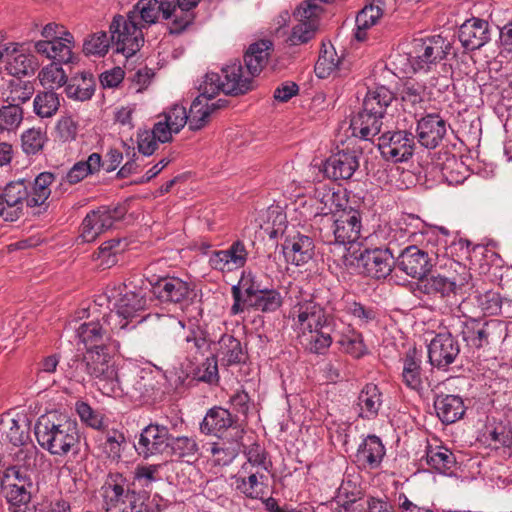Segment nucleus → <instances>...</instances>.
<instances>
[{"mask_svg":"<svg viewBox=\"0 0 512 512\" xmlns=\"http://www.w3.org/2000/svg\"><path fill=\"white\" fill-rule=\"evenodd\" d=\"M311 202V207L315 210L312 220L318 229L322 226L323 218L335 216L336 213H340L348 204V201L340 191H334L326 185L315 189Z\"/></svg>","mask_w":512,"mask_h":512,"instance_id":"nucleus-17","label":"nucleus"},{"mask_svg":"<svg viewBox=\"0 0 512 512\" xmlns=\"http://www.w3.org/2000/svg\"><path fill=\"white\" fill-rule=\"evenodd\" d=\"M248 251L245 244L234 241L227 249L214 251L209 257L210 266L221 272H232L245 266Z\"/></svg>","mask_w":512,"mask_h":512,"instance_id":"nucleus-22","label":"nucleus"},{"mask_svg":"<svg viewBox=\"0 0 512 512\" xmlns=\"http://www.w3.org/2000/svg\"><path fill=\"white\" fill-rule=\"evenodd\" d=\"M283 303V298L279 291L275 289H262L255 299L250 300L248 309L252 308L264 313L278 310Z\"/></svg>","mask_w":512,"mask_h":512,"instance_id":"nucleus-56","label":"nucleus"},{"mask_svg":"<svg viewBox=\"0 0 512 512\" xmlns=\"http://www.w3.org/2000/svg\"><path fill=\"white\" fill-rule=\"evenodd\" d=\"M125 244L120 239H110L101 244L98 251L94 253L97 266L101 269H108L118 262V256L124 251Z\"/></svg>","mask_w":512,"mask_h":512,"instance_id":"nucleus-50","label":"nucleus"},{"mask_svg":"<svg viewBox=\"0 0 512 512\" xmlns=\"http://www.w3.org/2000/svg\"><path fill=\"white\" fill-rule=\"evenodd\" d=\"M220 355L227 365L239 364L244 361L245 354L241 343L232 335H223L219 341Z\"/></svg>","mask_w":512,"mask_h":512,"instance_id":"nucleus-57","label":"nucleus"},{"mask_svg":"<svg viewBox=\"0 0 512 512\" xmlns=\"http://www.w3.org/2000/svg\"><path fill=\"white\" fill-rule=\"evenodd\" d=\"M34 433L40 447L52 456L66 457L79 452L80 434L77 423L55 412L40 416Z\"/></svg>","mask_w":512,"mask_h":512,"instance_id":"nucleus-1","label":"nucleus"},{"mask_svg":"<svg viewBox=\"0 0 512 512\" xmlns=\"http://www.w3.org/2000/svg\"><path fill=\"white\" fill-rule=\"evenodd\" d=\"M360 152L342 150L331 155L324 164V173L333 180H348L359 167Z\"/></svg>","mask_w":512,"mask_h":512,"instance_id":"nucleus-21","label":"nucleus"},{"mask_svg":"<svg viewBox=\"0 0 512 512\" xmlns=\"http://www.w3.org/2000/svg\"><path fill=\"white\" fill-rule=\"evenodd\" d=\"M33 93L34 86L32 82L16 77L6 83L2 96L8 104L21 105L28 101L32 97Z\"/></svg>","mask_w":512,"mask_h":512,"instance_id":"nucleus-46","label":"nucleus"},{"mask_svg":"<svg viewBox=\"0 0 512 512\" xmlns=\"http://www.w3.org/2000/svg\"><path fill=\"white\" fill-rule=\"evenodd\" d=\"M171 456L178 459H185L187 462L195 460L199 451V446L194 437L178 436L171 437L168 450Z\"/></svg>","mask_w":512,"mask_h":512,"instance_id":"nucleus-51","label":"nucleus"},{"mask_svg":"<svg viewBox=\"0 0 512 512\" xmlns=\"http://www.w3.org/2000/svg\"><path fill=\"white\" fill-rule=\"evenodd\" d=\"M5 58L7 71L14 76L29 75L35 71L37 62L33 55L28 54L22 45L9 43L0 50V60Z\"/></svg>","mask_w":512,"mask_h":512,"instance_id":"nucleus-25","label":"nucleus"},{"mask_svg":"<svg viewBox=\"0 0 512 512\" xmlns=\"http://www.w3.org/2000/svg\"><path fill=\"white\" fill-rule=\"evenodd\" d=\"M382 2L366 5L356 16L355 38L358 41L366 39L367 30L376 25L383 15Z\"/></svg>","mask_w":512,"mask_h":512,"instance_id":"nucleus-45","label":"nucleus"},{"mask_svg":"<svg viewBox=\"0 0 512 512\" xmlns=\"http://www.w3.org/2000/svg\"><path fill=\"white\" fill-rule=\"evenodd\" d=\"M282 249L286 261L295 266L306 264L314 255L312 238L300 233L287 237L282 244Z\"/></svg>","mask_w":512,"mask_h":512,"instance_id":"nucleus-30","label":"nucleus"},{"mask_svg":"<svg viewBox=\"0 0 512 512\" xmlns=\"http://www.w3.org/2000/svg\"><path fill=\"white\" fill-rule=\"evenodd\" d=\"M221 73L222 75L214 72L208 73L218 77L217 94L222 91L225 94L239 95L247 93L253 87V79L247 70H244L240 61L226 65L221 69Z\"/></svg>","mask_w":512,"mask_h":512,"instance_id":"nucleus-18","label":"nucleus"},{"mask_svg":"<svg viewBox=\"0 0 512 512\" xmlns=\"http://www.w3.org/2000/svg\"><path fill=\"white\" fill-rule=\"evenodd\" d=\"M153 295L161 302L184 303L193 294L192 285L178 277H165L159 279L152 286Z\"/></svg>","mask_w":512,"mask_h":512,"instance_id":"nucleus-23","label":"nucleus"},{"mask_svg":"<svg viewBox=\"0 0 512 512\" xmlns=\"http://www.w3.org/2000/svg\"><path fill=\"white\" fill-rule=\"evenodd\" d=\"M334 331L326 328L315 329L312 333L300 336L305 342L306 348L315 354H324L333 342Z\"/></svg>","mask_w":512,"mask_h":512,"instance_id":"nucleus-55","label":"nucleus"},{"mask_svg":"<svg viewBox=\"0 0 512 512\" xmlns=\"http://www.w3.org/2000/svg\"><path fill=\"white\" fill-rule=\"evenodd\" d=\"M458 38L466 50L480 49L490 40L489 23L475 17L468 19L460 26Z\"/></svg>","mask_w":512,"mask_h":512,"instance_id":"nucleus-28","label":"nucleus"},{"mask_svg":"<svg viewBox=\"0 0 512 512\" xmlns=\"http://www.w3.org/2000/svg\"><path fill=\"white\" fill-rule=\"evenodd\" d=\"M77 336L84 344L86 351L93 349H109L110 336L104 324L99 320L85 321L77 328Z\"/></svg>","mask_w":512,"mask_h":512,"instance_id":"nucleus-32","label":"nucleus"},{"mask_svg":"<svg viewBox=\"0 0 512 512\" xmlns=\"http://www.w3.org/2000/svg\"><path fill=\"white\" fill-rule=\"evenodd\" d=\"M426 463L435 471L446 474L451 472L456 465V458L453 452L446 447H428L426 451Z\"/></svg>","mask_w":512,"mask_h":512,"instance_id":"nucleus-47","label":"nucleus"},{"mask_svg":"<svg viewBox=\"0 0 512 512\" xmlns=\"http://www.w3.org/2000/svg\"><path fill=\"white\" fill-rule=\"evenodd\" d=\"M110 45H112L111 37H108L106 32H96L84 41L83 52L85 55L101 57L108 52Z\"/></svg>","mask_w":512,"mask_h":512,"instance_id":"nucleus-64","label":"nucleus"},{"mask_svg":"<svg viewBox=\"0 0 512 512\" xmlns=\"http://www.w3.org/2000/svg\"><path fill=\"white\" fill-rule=\"evenodd\" d=\"M402 378L410 389L419 391L422 388L421 355L415 349L409 350L403 359Z\"/></svg>","mask_w":512,"mask_h":512,"instance_id":"nucleus-44","label":"nucleus"},{"mask_svg":"<svg viewBox=\"0 0 512 512\" xmlns=\"http://www.w3.org/2000/svg\"><path fill=\"white\" fill-rule=\"evenodd\" d=\"M321 13L322 7L318 5L315 0L301 3L293 13L298 23L293 26L286 42L290 46H298L306 44L314 38L319 26Z\"/></svg>","mask_w":512,"mask_h":512,"instance_id":"nucleus-11","label":"nucleus"},{"mask_svg":"<svg viewBox=\"0 0 512 512\" xmlns=\"http://www.w3.org/2000/svg\"><path fill=\"white\" fill-rule=\"evenodd\" d=\"M126 214L122 205L101 206L89 212L82 221L80 237L84 242H93L98 236L111 229Z\"/></svg>","mask_w":512,"mask_h":512,"instance_id":"nucleus-12","label":"nucleus"},{"mask_svg":"<svg viewBox=\"0 0 512 512\" xmlns=\"http://www.w3.org/2000/svg\"><path fill=\"white\" fill-rule=\"evenodd\" d=\"M45 455L39 451V449L33 445H27L21 447L14 456L15 464L10 468H16L18 471L26 473L33 472L36 470L39 464L43 463Z\"/></svg>","mask_w":512,"mask_h":512,"instance_id":"nucleus-48","label":"nucleus"},{"mask_svg":"<svg viewBox=\"0 0 512 512\" xmlns=\"http://www.w3.org/2000/svg\"><path fill=\"white\" fill-rule=\"evenodd\" d=\"M451 268L453 273L449 276L437 274L421 279L418 290L443 301L449 307L457 305V294L469 284L472 276L467 267L459 262H453Z\"/></svg>","mask_w":512,"mask_h":512,"instance_id":"nucleus-4","label":"nucleus"},{"mask_svg":"<svg viewBox=\"0 0 512 512\" xmlns=\"http://www.w3.org/2000/svg\"><path fill=\"white\" fill-rule=\"evenodd\" d=\"M393 100L392 92L384 86L367 92L363 102V109L383 118L386 108Z\"/></svg>","mask_w":512,"mask_h":512,"instance_id":"nucleus-49","label":"nucleus"},{"mask_svg":"<svg viewBox=\"0 0 512 512\" xmlns=\"http://www.w3.org/2000/svg\"><path fill=\"white\" fill-rule=\"evenodd\" d=\"M1 489L11 505L29 504L33 482L29 473L7 468L1 477Z\"/></svg>","mask_w":512,"mask_h":512,"instance_id":"nucleus-15","label":"nucleus"},{"mask_svg":"<svg viewBox=\"0 0 512 512\" xmlns=\"http://www.w3.org/2000/svg\"><path fill=\"white\" fill-rule=\"evenodd\" d=\"M477 307L485 315H498L502 309L503 299L497 291L488 290L475 295Z\"/></svg>","mask_w":512,"mask_h":512,"instance_id":"nucleus-63","label":"nucleus"},{"mask_svg":"<svg viewBox=\"0 0 512 512\" xmlns=\"http://www.w3.org/2000/svg\"><path fill=\"white\" fill-rule=\"evenodd\" d=\"M134 21L143 28L155 24L159 17L173 21L171 0H145L138 2L133 10L128 12Z\"/></svg>","mask_w":512,"mask_h":512,"instance_id":"nucleus-24","label":"nucleus"},{"mask_svg":"<svg viewBox=\"0 0 512 512\" xmlns=\"http://www.w3.org/2000/svg\"><path fill=\"white\" fill-rule=\"evenodd\" d=\"M447 328L460 335L468 346L484 348L502 343L508 336V325L499 319L482 320L451 316L447 319Z\"/></svg>","mask_w":512,"mask_h":512,"instance_id":"nucleus-2","label":"nucleus"},{"mask_svg":"<svg viewBox=\"0 0 512 512\" xmlns=\"http://www.w3.org/2000/svg\"><path fill=\"white\" fill-rule=\"evenodd\" d=\"M383 404V395L379 387L373 383L366 384L357 397L355 409L360 418L373 420Z\"/></svg>","mask_w":512,"mask_h":512,"instance_id":"nucleus-33","label":"nucleus"},{"mask_svg":"<svg viewBox=\"0 0 512 512\" xmlns=\"http://www.w3.org/2000/svg\"><path fill=\"white\" fill-rule=\"evenodd\" d=\"M234 423L235 420L229 410L216 406L207 411L200 423V431L205 435L221 437Z\"/></svg>","mask_w":512,"mask_h":512,"instance_id":"nucleus-36","label":"nucleus"},{"mask_svg":"<svg viewBox=\"0 0 512 512\" xmlns=\"http://www.w3.org/2000/svg\"><path fill=\"white\" fill-rule=\"evenodd\" d=\"M55 180L51 172H42L36 176L28 187L27 207L35 208L44 205L51 194L50 186Z\"/></svg>","mask_w":512,"mask_h":512,"instance_id":"nucleus-41","label":"nucleus"},{"mask_svg":"<svg viewBox=\"0 0 512 512\" xmlns=\"http://www.w3.org/2000/svg\"><path fill=\"white\" fill-rule=\"evenodd\" d=\"M109 349L86 351L83 358L72 360L74 367L72 377H81L87 373L96 380L99 389L107 395L123 392L117 369L109 355Z\"/></svg>","mask_w":512,"mask_h":512,"instance_id":"nucleus-3","label":"nucleus"},{"mask_svg":"<svg viewBox=\"0 0 512 512\" xmlns=\"http://www.w3.org/2000/svg\"><path fill=\"white\" fill-rule=\"evenodd\" d=\"M397 267L407 275L421 280L430 270V258L427 252L410 245L398 256Z\"/></svg>","mask_w":512,"mask_h":512,"instance_id":"nucleus-27","label":"nucleus"},{"mask_svg":"<svg viewBox=\"0 0 512 512\" xmlns=\"http://www.w3.org/2000/svg\"><path fill=\"white\" fill-rule=\"evenodd\" d=\"M59 64L51 63L42 68L38 74L40 84L51 91L54 88L63 86L67 82V76Z\"/></svg>","mask_w":512,"mask_h":512,"instance_id":"nucleus-59","label":"nucleus"},{"mask_svg":"<svg viewBox=\"0 0 512 512\" xmlns=\"http://www.w3.org/2000/svg\"><path fill=\"white\" fill-rule=\"evenodd\" d=\"M95 87L94 76L90 72H81L71 78L65 91L68 98L86 101L94 95Z\"/></svg>","mask_w":512,"mask_h":512,"instance_id":"nucleus-42","label":"nucleus"},{"mask_svg":"<svg viewBox=\"0 0 512 512\" xmlns=\"http://www.w3.org/2000/svg\"><path fill=\"white\" fill-rule=\"evenodd\" d=\"M170 434L166 426L149 424L142 429L136 450L139 455L149 458L168 450Z\"/></svg>","mask_w":512,"mask_h":512,"instance_id":"nucleus-20","label":"nucleus"},{"mask_svg":"<svg viewBox=\"0 0 512 512\" xmlns=\"http://www.w3.org/2000/svg\"><path fill=\"white\" fill-rule=\"evenodd\" d=\"M236 490L244 497L253 500H262L266 494L267 475L257 470H247V467H241L238 474L234 477Z\"/></svg>","mask_w":512,"mask_h":512,"instance_id":"nucleus-26","label":"nucleus"},{"mask_svg":"<svg viewBox=\"0 0 512 512\" xmlns=\"http://www.w3.org/2000/svg\"><path fill=\"white\" fill-rule=\"evenodd\" d=\"M261 290V285L255 281L253 275H242L238 284L231 288L233 304L230 309V314L235 316L248 309L250 300L255 299L256 296L261 293Z\"/></svg>","mask_w":512,"mask_h":512,"instance_id":"nucleus-31","label":"nucleus"},{"mask_svg":"<svg viewBox=\"0 0 512 512\" xmlns=\"http://www.w3.org/2000/svg\"><path fill=\"white\" fill-rule=\"evenodd\" d=\"M217 81L218 77L216 75H205V80L200 86L201 93L193 100L189 112H187L189 130H201L209 122L212 112L226 106L227 101L224 99L212 102L215 95H217Z\"/></svg>","mask_w":512,"mask_h":512,"instance_id":"nucleus-7","label":"nucleus"},{"mask_svg":"<svg viewBox=\"0 0 512 512\" xmlns=\"http://www.w3.org/2000/svg\"><path fill=\"white\" fill-rule=\"evenodd\" d=\"M101 164V155L92 153L86 161L75 163L66 174V179L70 184H77L88 175L98 172L101 168Z\"/></svg>","mask_w":512,"mask_h":512,"instance_id":"nucleus-52","label":"nucleus"},{"mask_svg":"<svg viewBox=\"0 0 512 512\" xmlns=\"http://www.w3.org/2000/svg\"><path fill=\"white\" fill-rule=\"evenodd\" d=\"M75 47L74 36L63 37L56 41H37L34 48L37 53L46 56L48 59L57 61L58 63L68 64L73 60V48Z\"/></svg>","mask_w":512,"mask_h":512,"instance_id":"nucleus-34","label":"nucleus"},{"mask_svg":"<svg viewBox=\"0 0 512 512\" xmlns=\"http://www.w3.org/2000/svg\"><path fill=\"white\" fill-rule=\"evenodd\" d=\"M385 453L381 439L375 435H369L359 445L356 461L365 468L376 469L381 465Z\"/></svg>","mask_w":512,"mask_h":512,"instance_id":"nucleus-35","label":"nucleus"},{"mask_svg":"<svg viewBox=\"0 0 512 512\" xmlns=\"http://www.w3.org/2000/svg\"><path fill=\"white\" fill-rule=\"evenodd\" d=\"M247 461L241 467H247V470H257L258 472L267 473L272 466L268 459V454L260 445L254 444L247 450Z\"/></svg>","mask_w":512,"mask_h":512,"instance_id":"nucleus-62","label":"nucleus"},{"mask_svg":"<svg viewBox=\"0 0 512 512\" xmlns=\"http://www.w3.org/2000/svg\"><path fill=\"white\" fill-rule=\"evenodd\" d=\"M339 308L335 309V314L345 311L358 320L359 326H366L377 318V312L372 307H367L356 301H341Z\"/></svg>","mask_w":512,"mask_h":512,"instance_id":"nucleus-54","label":"nucleus"},{"mask_svg":"<svg viewBox=\"0 0 512 512\" xmlns=\"http://www.w3.org/2000/svg\"><path fill=\"white\" fill-rule=\"evenodd\" d=\"M105 512H143L144 498L125 489V480L119 474L110 475L101 488Z\"/></svg>","mask_w":512,"mask_h":512,"instance_id":"nucleus-9","label":"nucleus"},{"mask_svg":"<svg viewBox=\"0 0 512 512\" xmlns=\"http://www.w3.org/2000/svg\"><path fill=\"white\" fill-rule=\"evenodd\" d=\"M449 42L440 35L415 40L412 66L415 71H428L448 54Z\"/></svg>","mask_w":512,"mask_h":512,"instance_id":"nucleus-13","label":"nucleus"},{"mask_svg":"<svg viewBox=\"0 0 512 512\" xmlns=\"http://www.w3.org/2000/svg\"><path fill=\"white\" fill-rule=\"evenodd\" d=\"M437 416L443 423L451 424L462 418L465 406L457 395H440L434 401Z\"/></svg>","mask_w":512,"mask_h":512,"instance_id":"nucleus-39","label":"nucleus"},{"mask_svg":"<svg viewBox=\"0 0 512 512\" xmlns=\"http://www.w3.org/2000/svg\"><path fill=\"white\" fill-rule=\"evenodd\" d=\"M446 122L438 114H428L417 124L419 143L428 149L436 148L446 135Z\"/></svg>","mask_w":512,"mask_h":512,"instance_id":"nucleus-29","label":"nucleus"},{"mask_svg":"<svg viewBox=\"0 0 512 512\" xmlns=\"http://www.w3.org/2000/svg\"><path fill=\"white\" fill-rule=\"evenodd\" d=\"M382 117L362 109L351 121L353 135L370 140L381 131Z\"/></svg>","mask_w":512,"mask_h":512,"instance_id":"nucleus-40","label":"nucleus"},{"mask_svg":"<svg viewBox=\"0 0 512 512\" xmlns=\"http://www.w3.org/2000/svg\"><path fill=\"white\" fill-rule=\"evenodd\" d=\"M46 141V132L41 128H30L21 135V147L26 155L38 154L42 151Z\"/></svg>","mask_w":512,"mask_h":512,"instance_id":"nucleus-58","label":"nucleus"},{"mask_svg":"<svg viewBox=\"0 0 512 512\" xmlns=\"http://www.w3.org/2000/svg\"><path fill=\"white\" fill-rule=\"evenodd\" d=\"M142 26H139L129 13L115 15L109 25L111 43L115 52L126 58L135 55L144 43Z\"/></svg>","mask_w":512,"mask_h":512,"instance_id":"nucleus-8","label":"nucleus"},{"mask_svg":"<svg viewBox=\"0 0 512 512\" xmlns=\"http://www.w3.org/2000/svg\"><path fill=\"white\" fill-rule=\"evenodd\" d=\"M59 107V96L51 90L39 92L33 101L34 113L40 118H51L57 113Z\"/></svg>","mask_w":512,"mask_h":512,"instance_id":"nucleus-53","label":"nucleus"},{"mask_svg":"<svg viewBox=\"0 0 512 512\" xmlns=\"http://www.w3.org/2000/svg\"><path fill=\"white\" fill-rule=\"evenodd\" d=\"M293 329L298 336L312 333L315 329L326 328L331 330L333 323H336L337 314L329 315L325 309L317 303L311 294L301 293L296 296L290 315Z\"/></svg>","mask_w":512,"mask_h":512,"instance_id":"nucleus-5","label":"nucleus"},{"mask_svg":"<svg viewBox=\"0 0 512 512\" xmlns=\"http://www.w3.org/2000/svg\"><path fill=\"white\" fill-rule=\"evenodd\" d=\"M363 273L375 279L390 275L395 265V258L390 248L365 249L358 258Z\"/></svg>","mask_w":512,"mask_h":512,"instance_id":"nucleus-19","label":"nucleus"},{"mask_svg":"<svg viewBox=\"0 0 512 512\" xmlns=\"http://www.w3.org/2000/svg\"><path fill=\"white\" fill-rule=\"evenodd\" d=\"M159 465H138L133 472V485L138 486L149 494L152 489V484L157 482L160 477Z\"/></svg>","mask_w":512,"mask_h":512,"instance_id":"nucleus-60","label":"nucleus"},{"mask_svg":"<svg viewBox=\"0 0 512 512\" xmlns=\"http://www.w3.org/2000/svg\"><path fill=\"white\" fill-rule=\"evenodd\" d=\"M147 306V298L139 292L129 291L123 294L114 304V308L103 318L104 323L112 331L123 330L137 319L139 312Z\"/></svg>","mask_w":512,"mask_h":512,"instance_id":"nucleus-10","label":"nucleus"},{"mask_svg":"<svg viewBox=\"0 0 512 512\" xmlns=\"http://www.w3.org/2000/svg\"><path fill=\"white\" fill-rule=\"evenodd\" d=\"M455 332L448 328L434 336L428 345V358L433 367L446 370L459 356L460 345L454 336Z\"/></svg>","mask_w":512,"mask_h":512,"instance_id":"nucleus-16","label":"nucleus"},{"mask_svg":"<svg viewBox=\"0 0 512 512\" xmlns=\"http://www.w3.org/2000/svg\"><path fill=\"white\" fill-rule=\"evenodd\" d=\"M378 147L384 158L403 162L413 155L415 137L406 130L387 131L379 136Z\"/></svg>","mask_w":512,"mask_h":512,"instance_id":"nucleus-14","label":"nucleus"},{"mask_svg":"<svg viewBox=\"0 0 512 512\" xmlns=\"http://www.w3.org/2000/svg\"><path fill=\"white\" fill-rule=\"evenodd\" d=\"M322 221V226L318 229L319 235L327 244L346 246L360 238L362 217L356 208L347 205L340 213L325 217Z\"/></svg>","mask_w":512,"mask_h":512,"instance_id":"nucleus-6","label":"nucleus"},{"mask_svg":"<svg viewBox=\"0 0 512 512\" xmlns=\"http://www.w3.org/2000/svg\"><path fill=\"white\" fill-rule=\"evenodd\" d=\"M273 43L270 40H260L251 44L244 55L245 67L252 79L259 75L268 63Z\"/></svg>","mask_w":512,"mask_h":512,"instance_id":"nucleus-38","label":"nucleus"},{"mask_svg":"<svg viewBox=\"0 0 512 512\" xmlns=\"http://www.w3.org/2000/svg\"><path fill=\"white\" fill-rule=\"evenodd\" d=\"M28 185L25 180L9 182L3 189H0V201L4 206L15 207L21 210L23 205L27 206Z\"/></svg>","mask_w":512,"mask_h":512,"instance_id":"nucleus-43","label":"nucleus"},{"mask_svg":"<svg viewBox=\"0 0 512 512\" xmlns=\"http://www.w3.org/2000/svg\"><path fill=\"white\" fill-rule=\"evenodd\" d=\"M332 331H334V336L337 337V343L341 346L343 351L355 358H359L365 354L366 347L362 334L357 332L351 325L340 327L336 322L333 323Z\"/></svg>","mask_w":512,"mask_h":512,"instance_id":"nucleus-37","label":"nucleus"},{"mask_svg":"<svg viewBox=\"0 0 512 512\" xmlns=\"http://www.w3.org/2000/svg\"><path fill=\"white\" fill-rule=\"evenodd\" d=\"M23 109L18 104L3 105L0 108V130L13 132L23 121Z\"/></svg>","mask_w":512,"mask_h":512,"instance_id":"nucleus-61","label":"nucleus"}]
</instances>
